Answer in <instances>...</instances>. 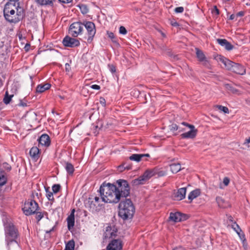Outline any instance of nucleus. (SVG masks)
Here are the masks:
<instances>
[{"label": "nucleus", "instance_id": "55", "mask_svg": "<svg viewBox=\"0 0 250 250\" xmlns=\"http://www.w3.org/2000/svg\"><path fill=\"white\" fill-rule=\"evenodd\" d=\"M19 105L21 106H27L26 103H24L23 102H21L19 104Z\"/></svg>", "mask_w": 250, "mask_h": 250}, {"label": "nucleus", "instance_id": "23", "mask_svg": "<svg viewBox=\"0 0 250 250\" xmlns=\"http://www.w3.org/2000/svg\"><path fill=\"white\" fill-rule=\"evenodd\" d=\"M200 193V190L199 189H196L189 193L188 195V199L190 200V201H192L194 199L199 196Z\"/></svg>", "mask_w": 250, "mask_h": 250}, {"label": "nucleus", "instance_id": "41", "mask_svg": "<svg viewBox=\"0 0 250 250\" xmlns=\"http://www.w3.org/2000/svg\"><path fill=\"white\" fill-rule=\"evenodd\" d=\"M119 33L123 35H125L127 31L124 26H121L119 28Z\"/></svg>", "mask_w": 250, "mask_h": 250}, {"label": "nucleus", "instance_id": "18", "mask_svg": "<svg viewBox=\"0 0 250 250\" xmlns=\"http://www.w3.org/2000/svg\"><path fill=\"white\" fill-rule=\"evenodd\" d=\"M150 156L148 154H133L129 157V159L137 162H140L145 157H149Z\"/></svg>", "mask_w": 250, "mask_h": 250}, {"label": "nucleus", "instance_id": "31", "mask_svg": "<svg viewBox=\"0 0 250 250\" xmlns=\"http://www.w3.org/2000/svg\"><path fill=\"white\" fill-rule=\"evenodd\" d=\"M75 246V243L73 240H70L66 244L64 250H74Z\"/></svg>", "mask_w": 250, "mask_h": 250}, {"label": "nucleus", "instance_id": "1", "mask_svg": "<svg viewBox=\"0 0 250 250\" xmlns=\"http://www.w3.org/2000/svg\"><path fill=\"white\" fill-rule=\"evenodd\" d=\"M116 184L103 183L99 189L101 198L95 196L88 198L87 204L91 211H99L104 208V203H118L122 198L129 196L130 187L126 180L120 179Z\"/></svg>", "mask_w": 250, "mask_h": 250}, {"label": "nucleus", "instance_id": "21", "mask_svg": "<svg viewBox=\"0 0 250 250\" xmlns=\"http://www.w3.org/2000/svg\"><path fill=\"white\" fill-rule=\"evenodd\" d=\"M216 201L218 206L220 208H226L229 207L230 205L229 202L225 201L222 197L217 196L216 197Z\"/></svg>", "mask_w": 250, "mask_h": 250}, {"label": "nucleus", "instance_id": "13", "mask_svg": "<svg viewBox=\"0 0 250 250\" xmlns=\"http://www.w3.org/2000/svg\"><path fill=\"white\" fill-rule=\"evenodd\" d=\"M232 229L236 231L238 236L240 237V239L242 241L243 246L245 248L246 240L245 238V234L243 232H242L241 229L239 227V226L235 223H234L233 225H232Z\"/></svg>", "mask_w": 250, "mask_h": 250}, {"label": "nucleus", "instance_id": "19", "mask_svg": "<svg viewBox=\"0 0 250 250\" xmlns=\"http://www.w3.org/2000/svg\"><path fill=\"white\" fill-rule=\"evenodd\" d=\"M195 50L196 56L198 60L201 62H203L204 64H207L208 61L203 52L198 48H196Z\"/></svg>", "mask_w": 250, "mask_h": 250}, {"label": "nucleus", "instance_id": "51", "mask_svg": "<svg viewBox=\"0 0 250 250\" xmlns=\"http://www.w3.org/2000/svg\"><path fill=\"white\" fill-rule=\"evenodd\" d=\"M107 35H108V36L109 38H110V39H114V35L113 34V33L112 32H107Z\"/></svg>", "mask_w": 250, "mask_h": 250}, {"label": "nucleus", "instance_id": "30", "mask_svg": "<svg viewBox=\"0 0 250 250\" xmlns=\"http://www.w3.org/2000/svg\"><path fill=\"white\" fill-rule=\"evenodd\" d=\"M7 182V178L4 175V172L0 171V186L5 185Z\"/></svg>", "mask_w": 250, "mask_h": 250}, {"label": "nucleus", "instance_id": "26", "mask_svg": "<svg viewBox=\"0 0 250 250\" xmlns=\"http://www.w3.org/2000/svg\"><path fill=\"white\" fill-rule=\"evenodd\" d=\"M170 170L173 173H176L181 169V165L179 163H174L170 165Z\"/></svg>", "mask_w": 250, "mask_h": 250}, {"label": "nucleus", "instance_id": "56", "mask_svg": "<svg viewBox=\"0 0 250 250\" xmlns=\"http://www.w3.org/2000/svg\"><path fill=\"white\" fill-rule=\"evenodd\" d=\"M236 17V15L232 14L230 16L229 19L232 20H234Z\"/></svg>", "mask_w": 250, "mask_h": 250}, {"label": "nucleus", "instance_id": "17", "mask_svg": "<svg viewBox=\"0 0 250 250\" xmlns=\"http://www.w3.org/2000/svg\"><path fill=\"white\" fill-rule=\"evenodd\" d=\"M186 188H182L178 189L174 196L175 200H182L184 199L186 194Z\"/></svg>", "mask_w": 250, "mask_h": 250}, {"label": "nucleus", "instance_id": "32", "mask_svg": "<svg viewBox=\"0 0 250 250\" xmlns=\"http://www.w3.org/2000/svg\"><path fill=\"white\" fill-rule=\"evenodd\" d=\"M235 62L230 61V60H228L227 61L226 63H225V66L228 69V70H232V68H233V66H234Z\"/></svg>", "mask_w": 250, "mask_h": 250}, {"label": "nucleus", "instance_id": "63", "mask_svg": "<svg viewBox=\"0 0 250 250\" xmlns=\"http://www.w3.org/2000/svg\"><path fill=\"white\" fill-rule=\"evenodd\" d=\"M53 229V228H52V229L50 230V231H48V232H51Z\"/></svg>", "mask_w": 250, "mask_h": 250}, {"label": "nucleus", "instance_id": "50", "mask_svg": "<svg viewBox=\"0 0 250 250\" xmlns=\"http://www.w3.org/2000/svg\"><path fill=\"white\" fill-rule=\"evenodd\" d=\"M250 143V136L249 138H246L245 139V142L244 143V145L248 146V144Z\"/></svg>", "mask_w": 250, "mask_h": 250}, {"label": "nucleus", "instance_id": "14", "mask_svg": "<svg viewBox=\"0 0 250 250\" xmlns=\"http://www.w3.org/2000/svg\"><path fill=\"white\" fill-rule=\"evenodd\" d=\"M106 248L113 249L115 250H122L123 248L122 242L120 239L112 240Z\"/></svg>", "mask_w": 250, "mask_h": 250}, {"label": "nucleus", "instance_id": "64", "mask_svg": "<svg viewBox=\"0 0 250 250\" xmlns=\"http://www.w3.org/2000/svg\"><path fill=\"white\" fill-rule=\"evenodd\" d=\"M230 218L229 219V220L232 221V219H232V217H230Z\"/></svg>", "mask_w": 250, "mask_h": 250}, {"label": "nucleus", "instance_id": "7", "mask_svg": "<svg viewBox=\"0 0 250 250\" xmlns=\"http://www.w3.org/2000/svg\"><path fill=\"white\" fill-rule=\"evenodd\" d=\"M83 27L87 30L88 34L87 42L90 43L96 33L95 26L93 22L91 21H84L83 22Z\"/></svg>", "mask_w": 250, "mask_h": 250}, {"label": "nucleus", "instance_id": "36", "mask_svg": "<svg viewBox=\"0 0 250 250\" xmlns=\"http://www.w3.org/2000/svg\"><path fill=\"white\" fill-rule=\"evenodd\" d=\"M52 190L54 193H57L61 189V186L59 184H55L52 187Z\"/></svg>", "mask_w": 250, "mask_h": 250}, {"label": "nucleus", "instance_id": "61", "mask_svg": "<svg viewBox=\"0 0 250 250\" xmlns=\"http://www.w3.org/2000/svg\"><path fill=\"white\" fill-rule=\"evenodd\" d=\"M178 130H179V132H182V131H186V128H183L180 127V128L178 129Z\"/></svg>", "mask_w": 250, "mask_h": 250}, {"label": "nucleus", "instance_id": "46", "mask_svg": "<svg viewBox=\"0 0 250 250\" xmlns=\"http://www.w3.org/2000/svg\"><path fill=\"white\" fill-rule=\"evenodd\" d=\"M219 60L220 62H223L224 64L225 63H226V62H227V61L228 60V59L223 56H220L219 57Z\"/></svg>", "mask_w": 250, "mask_h": 250}, {"label": "nucleus", "instance_id": "54", "mask_svg": "<svg viewBox=\"0 0 250 250\" xmlns=\"http://www.w3.org/2000/svg\"><path fill=\"white\" fill-rule=\"evenodd\" d=\"M213 11H214V12H215V13H216V14L217 15L219 14V10L217 9V7H216V6H214V7Z\"/></svg>", "mask_w": 250, "mask_h": 250}, {"label": "nucleus", "instance_id": "47", "mask_svg": "<svg viewBox=\"0 0 250 250\" xmlns=\"http://www.w3.org/2000/svg\"><path fill=\"white\" fill-rule=\"evenodd\" d=\"M100 102L101 103V104L103 106H105V100L103 98V97H101L100 99Z\"/></svg>", "mask_w": 250, "mask_h": 250}, {"label": "nucleus", "instance_id": "25", "mask_svg": "<svg viewBox=\"0 0 250 250\" xmlns=\"http://www.w3.org/2000/svg\"><path fill=\"white\" fill-rule=\"evenodd\" d=\"M67 228L68 230H70L73 228L75 224V217L73 215H69L67 218Z\"/></svg>", "mask_w": 250, "mask_h": 250}, {"label": "nucleus", "instance_id": "29", "mask_svg": "<svg viewBox=\"0 0 250 250\" xmlns=\"http://www.w3.org/2000/svg\"><path fill=\"white\" fill-rule=\"evenodd\" d=\"M65 168L67 172L69 174H72L74 171V168L73 166L69 163H66Z\"/></svg>", "mask_w": 250, "mask_h": 250}, {"label": "nucleus", "instance_id": "27", "mask_svg": "<svg viewBox=\"0 0 250 250\" xmlns=\"http://www.w3.org/2000/svg\"><path fill=\"white\" fill-rule=\"evenodd\" d=\"M224 87L226 89H227L229 92L233 93V94H239V91L238 90L236 89L233 86H232L229 83H225L224 84Z\"/></svg>", "mask_w": 250, "mask_h": 250}, {"label": "nucleus", "instance_id": "3", "mask_svg": "<svg viewBox=\"0 0 250 250\" xmlns=\"http://www.w3.org/2000/svg\"><path fill=\"white\" fill-rule=\"evenodd\" d=\"M10 7V5L6 4L3 10L4 16L8 21L11 23H17L21 21L24 16L23 10L21 8Z\"/></svg>", "mask_w": 250, "mask_h": 250}, {"label": "nucleus", "instance_id": "52", "mask_svg": "<svg viewBox=\"0 0 250 250\" xmlns=\"http://www.w3.org/2000/svg\"><path fill=\"white\" fill-rule=\"evenodd\" d=\"M59 1L64 3H69L72 1V0H58Z\"/></svg>", "mask_w": 250, "mask_h": 250}, {"label": "nucleus", "instance_id": "48", "mask_svg": "<svg viewBox=\"0 0 250 250\" xmlns=\"http://www.w3.org/2000/svg\"><path fill=\"white\" fill-rule=\"evenodd\" d=\"M71 70V67H70V65L69 63H66L65 64V70L66 71L69 72H70Z\"/></svg>", "mask_w": 250, "mask_h": 250}, {"label": "nucleus", "instance_id": "40", "mask_svg": "<svg viewBox=\"0 0 250 250\" xmlns=\"http://www.w3.org/2000/svg\"><path fill=\"white\" fill-rule=\"evenodd\" d=\"M80 7L82 12L83 14H86L88 12V10L86 6H85L84 5H82L81 6H80Z\"/></svg>", "mask_w": 250, "mask_h": 250}, {"label": "nucleus", "instance_id": "8", "mask_svg": "<svg viewBox=\"0 0 250 250\" xmlns=\"http://www.w3.org/2000/svg\"><path fill=\"white\" fill-rule=\"evenodd\" d=\"M182 125H183L189 128V131H188L181 135L182 138L193 139L196 137L197 133V130L195 128V126L193 125L188 124L185 122H183Z\"/></svg>", "mask_w": 250, "mask_h": 250}, {"label": "nucleus", "instance_id": "15", "mask_svg": "<svg viewBox=\"0 0 250 250\" xmlns=\"http://www.w3.org/2000/svg\"><path fill=\"white\" fill-rule=\"evenodd\" d=\"M39 146H48L50 144V138L47 134H43L38 139Z\"/></svg>", "mask_w": 250, "mask_h": 250}, {"label": "nucleus", "instance_id": "6", "mask_svg": "<svg viewBox=\"0 0 250 250\" xmlns=\"http://www.w3.org/2000/svg\"><path fill=\"white\" fill-rule=\"evenodd\" d=\"M156 170L155 168L146 170L142 176L133 181V184L136 185L143 184L145 181L152 176H156Z\"/></svg>", "mask_w": 250, "mask_h": 250}, {"label": "nucleus", "instance_id": "11", "mask_svg": "<svg viewBox=\"0 0 250 250\" xmlns=\"http://www.w3.org/2000/svg\"><path fill=\"white\" fill-rule=\"evenodd\" d=\"M169 220L174 222H178L185 220L187 218L185 214H183L179 212L171 213L169 216Z\"/></svg>", "mask_w": 250, "mask_h": 250}, {"label": "nucleus", "instance_id": "5", "mask_svg": "<svg viewBox=\"0 0 250 250\" xmlns=\"http://www.w3.org/2000/svg\"><path fill=\"white\" fill-rule=\"evenodd\" d=\"M39 208L38 204L34 200H30L26 202L24 207L22 208L23 211L26 215H30L36 212Z\"/></svg>", "mask_w": 250, "mask_h": 250}, {"label": "nucleus", "instance_id": "22", "mask_svg": "<svg viewBox=\"0 0 250 250\" xmlns=\"http://www.w3.org/2000/svg\"><path fill=\"white\" fill-rule=\"evenodd\" d=\"M50 84L48 83H42L38 85L36 88V91L38 93H42L50 88Z\"/></svg>", "mask_w": 250, "mask_h": 250}, {"label": "nucleus", "instance_id": "60", "mask_svg": "<svg viewBox=\"0 0 250 250\" xmlns=\"http://www.w3.org/2000/svg\"><path fill=\"white\" fill-rule=\"evenodd\" d=\"M74 213H75V209H73L72 210H71V213L69 215H73V217H75L74 216Z\"/></svg>", "mask_w": 250, "mask_h": 250}, {"label": "nucleus", "instance_id": "42", "mask_svg": "<svg viewBox=\"0 0 250 250\" xmlns=\"http://www.w3.org/2000/svg\"><path fill=\"white\" fill-rule=\"evenodd\" d=\"M229 179L228 177H226L223 179V183L225 186H228L229 183Z\"/></svg>", "mask_w": 250, "mask_h": 250}, {"label": "nucleus", "instance_id": "53", "mask_svg": "<svg viewBox=\"0 0 250 250\" xmlns=\"http://www.w3.org/2000/svg\"><path fill=\"white\" fill-rule=\"evenodd\" d=\"M244 15V12H243V11H240L238 13H237L236 14V17H242Z\"/></svg>", "mask_w": 250, "mask_h": 250}, {"label": "nucleus", "instance_id": "38", "mask_svg": "<svg viewBox=\"0 0 250 250\" xmlns=\"http://www.w3.org/2000/svg\"><path fill=\"white\" fill-rule=\"evenodd\" d=\"M180 128V126H178L176 124H173L171 125H169V129L172 131H175L178 129Z\"/></svg>", "mask_w": 250, "mask_h": 250}, {"label": "nucleus", "instance_id": "62", "mask_svg": "<svg viewBox=\"0 0 250 250\" xmlns=\"http://www.w3.org/2000/svg\"><path fill=\"white\" fill-rule=\"evenodd\" d=\"M220 188H221V189H223V188H224L222 187V184H220Z\"/></svg>", "mask_w": 250, "mask_h": 250}, {"label": "nucleus", "instance_id": "37", "mask_svg": "<svg viewBox=\"0 0 250 250\" xmlns=\"http://www.w3.org/2000/svg\"><path fill=\"white\" fill-rule=\"evenodd\" d=\"M46 196L49 201H53L54 200L53 193L52 192L49 190H46Z\"/></svg>", "mask_w": 250, "mask_h": 250}, {"label": "nucleus", "instance_id": "12", "mask_svg": "<svg viewBox=\"0 0 250 250\" xmlns=\"http://www.w3.org/2000/svg\"><path fill=\"white\" fill-rule=\"evenodd\" d=\"M117 231V230L114 226H107L104 232L105 239H109L115 236L116 235Z\"/></svg>", "mask_w": 250, "mask_h": 250}, {"label": "nucleus", "instance_id": "9", "mask_svg": "<svg viewBox=\"0 0 250 250\" xmlns=\"http://www.w3.org/2000/svg\"><path fill=\"white\" fill-rule=\"evenodd\" d=\"M83 23L77 22L73 23L70 26L69 33L73 37H77L82 32Z\"/></svg>", "mask_w": 250, "mask_h": 250}, {"label": "nucleus", "instance_id": "24", "mask_svg": "<svg viewBox=\"0 0 250 250\" xmlns=\"http://www.w3.org/2000/svg\"><path fill=\"white\" fill-rule=\"evenodd\" d=\"M39 149L37 146L31 148L29 153L31 157L34 159H38L39 157Z\"/></svg>", "mask_w": 250, "mask_h": 250}, {"label": "nucleus", "instance_id": "59", "mask_svg": "<svg viewBox=\"0 0 250 250\" xmlns=\"http://www.w3.org/2000/svg\"><path fill=\"white\" fill-rule=\"evenodd\" d=\"M5 165H6L5 168L7 170H10L11 169L10 166L8 164L5 163Z\"/></svg>", "mask_w": 250, "mask_h": 250}, {"label": "nucleus", "instance_id": "49", "mask_svg": "<svg viewBox=\"0 0 250 250\" xmlns=\"http://www.w3.org/2000/svg\"><path fill=\"white\" fill-rule=\"evenodd\" d=\"M90 87L93 89L99 90L100 89V86L97 84H93Z\"/></svg>", "mask_w": 250, "mask_h": 250}, {"label": "nucleus", "instance_id": "45", "mask_svg": "<svg viewBox=\"0 0 250 250\" xmlns=\"http://www.w3.org/2000/svg\"><path fill=\"white\" fill-rule=\"evenodd\" d=\"M108 66L111 73H114L116 72V67L113 65L109 64Z\"/></svg>", "mask_w": 250, "mask_h": 250}, {"label": "nucleus", "instance_id": "10", "mask_svg": "<svg viewBox=\"0 0 250 250\" xmlns=\"http://www.w3.org/2000/svg\"><path fill=\"white\" fill-rule=\"evenodd\" d=\"M62 43L64 46L69 47H75L80 45V42L74 38L69 36H66L62 41Z\"/></svg>", "mask_w": 250, "mask_h": 250}, {"label": "nucleus", "instance_id": "2", "mask_svg": "<svg viewBox=\"0 0 250 250\" xmlns=\"http://www.w3.org/2000/svg\"><path fill=\"white\" fill-rule=\"evenodd\" d=\"M135 212V207L130 199H126L119 205V216L124 220L131 219Z\"/></svg>", "mask_w": 250, "mask_h": 250}, {"label": "nucleus", "instance_id": "44", "mask_svg": "<svg viewBox=\"0 0 250 250\" xmlns=\"http://www.w3.org/2000/svg\"><path fill=\"white\" fill-rule=\"evenodd\" d=\"M36 218L38 220V221H39L42 218L43 215L41 212H36Z\"/></svg>", "mask_w": 250, "mask_h": 250}, {"label": "nucleus", "instance_id": "58", "mask_svg": "<svg viewBox=\"0 0 250 250\" xmlns=\"http://www.w3.org/2000/svg\"><path fill=\"white\" fill-rule=\"evenodd\" d=\"M171 25L173 26H177L178 25V23L176 21L171 22Z\"/></svg>", "mask_w": 250, "mask_h": 250}, {"label": "nucleus", "instance_id": "35", "mask_svg": "<svg viewBox=\"0 0 250 250\" xmlns=\"http://www.w3.org/2000/svg\"><path fill=\"white\" fill-rule=\"evenodd\" d=\"M218 109L222 111H223L225 113H229V110L227 107L221 105H217L216 106Z\"/></svg>", "mask_w": 250, "mask_h": 250}, {"label": "nucleus", "instance_id": "33", "mask_svg": "<svg viewBox=\"0 0 250 250\" xmlns=\"http://www.w3.org/2000/svg\"><path fill=\"white\" fill-rule=\"evenodd\" d=\"M155 170H156V176L158 177L165 176L167 173V170H163L158 168H155Z\"/></svg>", "mask_w": 250, "mask_h": 250}, {"label": "nucleus", "instance_id": "34", "mask_svg": "<svg viewBox=\"0 0 250 250\" xmlns=\"http://www.w3.org/2000/svg\"><path fill=\"white\" fill-rule=\"evenodd\" d=\"M13 96V95H9L7 91L5 93V96L3 99V102L5 104H8L11 101L12 97Z\"/></svg>", "mask_w": 250, "mask_h": 250}, {"label": "nucleus", "instance_id": "57", "mask_svg": "<svg viewBox=\"0 0 250 250\" xmlns=\"http://www.w3.org/2000/svg\"><path fill=\"white\" fill-rule=\"evenodd\" d=\"M173 250H186V249H184V248L180 247L176 248L174 249Z\"/></svg>", "mask_w": 250, "mask_h": 250}, {"label": "nucleus", "instance_id": "16", "mask_svg": "<svg viewBox=\"0 0 250 250\" xmlns=\"http://www.w3.org/2000/svg\"><path fill=\"white\" fill-rule=\"evenodd\" d=\"M217 42L222 46H223L227 50H231L233 46L226 39H217Z\"/></svg>", "mask_w": 250, "mask_h": 250}, {"label": "nucleus", "instance_id": "43", "mask_svg": "<svg viewBox=\"0 0 250 250\" xmlns=\"http://www.w3.org/2000/svg\"><path fill=\"white\" fill-rule=\"evenodd\" d=\"M174 11L177 13H181L184 11V8L182 6L176 7L174 9Z\"/></svg>", "mask_w": 250, "mask_h": 250}, {"label": "nucleus", "instance_id": "20", "mask_svg": "<svg viewBox=\"0 0 250 250\" xmlns=\"http://www.w3.org/2000/svg\"><path fill=\"white\" fill-rule=\"evenodd\" d=\"M232 71L239 75H244L246 73L244 67L242 65L236 63L232 68Z\"/></svg>", "mask_w": 250, "mask_h": 250}, {"label": "nucleus", "instance_id": "28", "mask_svg": "<svg viewBox=\"0 0 250 250\" xmlns=\"http://www.w3.org/2000/svg\"><path fill=\"white\" fill-rule=\"evenodd\" d=\"M36 2L39 5H48L53 4V2L54 0H35Z\"/></svg>", "mask_w": 250, "mask_h": 250}, {"label": "nucleus", "instance_id": "4", "mask_svg": "<svg viewBox=\"0 0 250 250\" xmlns=\"http://www.w3.org/2000/svg\"><path fill=\"white\" fill-rule=\"evenodd\" d=\"M5 241L8 247L13 242H16L19 233L15 226L11 222H7L4 227Z\"/></svg>", "mask_w": 250, "mask_h": 250}, {"label": "nucleus", "instance_id": "39", "mask_svg": "<svg viewBox=\"0 0 250 250\" xmlns=\"http://www.w3.org/2000/svg\"><path fill=\"white\" fill-rule=\"evenodd\" d=\"M130 168V167H125V164L120 165L118 167V170L120 172L123 171L125 169H129Z\"/></svg>", "mask_w": 250, "mask_h": 250}]
</instances>
